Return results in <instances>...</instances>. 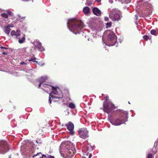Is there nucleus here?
<instances>
[{
	"label": "nucleus",
	"mask_w": 158,
	"mask_h": 158,
	"mask_svg": "<svg viewBox=\"0 0 158 158\" xmlns=\"http://www.w3.org/2000/svg\"><path fill=\"white\" fill-rule=\"evenodd\" d=\"M73 145L69 141H64L60 147V152L64 158H71L74 156L76 151L73 148Z\"/></svg>",
	"instance_id": "nucleus-1"
},
{
	"label": "nucleus",
	"mask_w": 158,
	"mask_h": 158,
	"mask_svg": "<svg viewBox=\"0 0 158 158\" xmlns=\"http://www.w3.org/2000/svg\"><path fill=\"white\" fill-rule=\"evenodd\" d=\"M68 28L76 35L80 33L82 29L85 27L83 22L77 19H70L67 23Z\"/></svg>",
	"instance_id": "nucleus-2"
},
{
	"label": "nucleus",
	"mask_w": 158,
	"mask_h": 158,
	"mask_svg": "<svg viewBox=\"0 0 158 158\" xmlns=\"http://www.w3.org/2000/svg\"><path fill=\"white\" fill-rule=\"evenodd\" d=\"M119 113V116L117 118H114L111 115L108 114V120L112 125L118 126L128 121V114L127 111L120 110Z\"/></svg>",
	"instance_id": "nucleus-3"
},
{
	"label": "nucleus",
	"mask_w": 158,
	"mask_h": 158,
	"mask_svg": "<svg viewBox=\"0 0 158 158\" xmlns=\"http://www.w3.org/2000/svg\"><path fill=\"white\" fill-rule=\"evenodd\" d=\"M136 7L138 10H143L145 9L147 11L143 13L144 15L145 16L150 15L152 11V5L148 2H144L143 0L139 1L138 2Z\"/></svg>",
	"instance_id": "nucleus-4"
},
{
	"label": "nucleus",
	"mask_w": 158,
	"mask_h": 158,
	"mask_svg": "<svg viewBox=\"0 0 158 158\" xmlns=\"http://www.w3.org/2000/svg\"><path fill=\"white\" fill-rule=\"evenodd\" d=\"M109 17L113 21H118L122 17L120 14V11L116 8L110 10Z\"/></svg>",
	"instance_id": "nucleus-5"
},
{
	"label": "nucleus",
	"mask_w": 158,
	"mask_h": 158,
	"mask_svg": "<svg viewBox=\"0 0 158 158\" xmlns=\"http://www.w3.org/2000/svg\"><path fill=\"white\" fill-rule=\"evenodd\" d=\"M103 106L104 111L107 113H109L112 110L114 109L116 107L114 104L109 101L104 102Z\"/></svg>",
	"instance_id": "nucleus-6"
},
{
	"label": "nucleus",
	"mask_w": 158,
	"mask_h": 158,
	"mask_svg": "<svg viewBox=\"0 0 158 158\" xmlns=\"http://www.w3.org/2000/svg\"><path fill=\"white\" fill-rule=\"evenodd\" d=\"M43 86L44 87L48 88L50 89V88H52V91L51 92V94H53L55 95H57L56 96H59V94L61 93L62 94L60 89L58 87H54V86L51 85L47 84H44L43 85Z\"/></svg>",
	"instance_id": "nucleus-7"
},
{
	"label": "nucleus",
	"mask_w": 158,
	"mask_h": 158,
	"mask_svg": "<svg viewBox=\"0 0 158 158\" xmlns=\"http://www.w3.org/2000/svg\"><path fill=\"white\" fill-rule=\"evenodd\" d=\"M9 146L6 141H0V153L4 154L9 150Z\"/></svg>",
	"instance_id": "nucleus-8"
},
{
	"label": "nucleus",
	"mask_w": 158,
	"mask_h": 158,
	"mask_svg": "<svg viewBox=\"0 0 158 158\" xmlns=\"http://www.w3.org/2000/svg\"><path fill=\"white\" fill-rule=\"evenodd\" d=\"M108 40L110 42H111L110 45L112 46L116 44V42L117 41V37L113 32H111L108 35Z\"/></svg>",
	"instance_id": "nucleus-9"
},
{
	"label": "nucleus",
	"mask_w": 158,
	"mask_h": 158,
	"mask_svg": "<svg viewBox=\"0 0 158 158\" xmlns=\"http://www.w3.org/2000/svg\"><path fill=\"white\" fill-rule=\"evenodd\" d=\"M79 137L83 139L88 138L89 137L88 131L86 128H81L78 131Z\"/></svg>",
	"instance_id": "nucleus-10"
},
{
	"label": "nucleus",
	"mask_w": 158,
	"mask_h": 158,
	"mask_svg": "<svg viewBox=\"0 0 158 158\" xmlns=\"http://www.w3.org/2000/svg\"><path fill=\"white\" fill-rule=\"evenodd\" d=\"M67 129L70 131V133L72 135H73L75 134V132L73 131L74 125L73 123L71 122H69L65 125Z\"/></svg>",
	"instance_id": "nucleus-11"
},
{
	"label": "nucleus",
	"mask_w": 158,
	"mask_h": 158,
	"mask_svg": "<svg viewBox=\"0 0 158 158\" xmlns=\"http://www.w3.org/2000/svg\"><path fill=\"white\" fill-rule=\"evenodd\" d=\"M34 42L35 43V48H37L38 50L40 52L44 51V48L42 46V44L39 40H36Z\"/></svg>",
	"instance_id": "nucleus-12"
},
{
	"label": "nucleus",
	"mask_w": 158,
	"mask_h": 158,
	"mask_svg": "<svg viewBox=\"0 0 158 158\" xmlns=\"http://www.w3.org/2000/svg\"><path fill=\"white\" fill-rule=\"evenodd\" d=\"M59 96H56L53 95H51L50 94H49V104H51L52 103V101L51 99V98H52L58 99H61L63 98V94L61 93V94H59Z\"/></svg>",
	"instance_id": "nucleus-13"
},
{
	"label": "nucleus",
	"mask_w": 158,
	"mask_h": 158,
	"mask_svg": "<svg viewBox=\"0 0 158 158\" xmlns=\"http://www.w3.org/2000/svg\"><path fill=\"white\" fill-rule=\"evenodd\" d=\"M93 13L97 16H99L101 14V12L98 8L94 7L92 10Z\"/></svg>",
	"instance_id": "nucleus-14"
},
{
	"label": "nucleus",
	"mask_w": 158,
	"mask_h": 158,
	"mask_svg": "<svg viewBox=\"0 0 158 158\" xmlns=\"http://www.w3.org/2000/svg\"><path fill=\"white\" fill-rule=\"evenodd\" d=\"M18 42L20 44L23 43L25 40V35L24 34H23V36L22 37H20L18 38Z\"/></svg>",
	"instance_id": "nucleus-15"
},
{
	"label": "nucleus",
	"mask_w": 158,
	"mask_h": 158,
	"mask_svg": "<svg viewBox=\"0 0 158 158\" xmlns=\"http://www.w3.org/2000/svg\"><path fill=\"white\" fill-rule=\"evenodd\" d=\"M47 77L45 76L41 77L40 78L38 79V80L39 82L43 84L47 80Z\"/></svg>",
	"instance_id": "nucleus-16"
},
{
	"label": "nucleus",
	"mask_w": 158,
	"mask_h": 158,
	"mask_svg": "<svg viewBox=\"0 0 158 158\" xmlns=\"http://www.w3.org/2000/svg\"><path fill=\"white\" fill-rule=\"evenodd\" d=\"M4 31L6 34H7V35H9L10 31V29L9 27V26H7L4 28Z\"/></svg>",
	"instance_id": "nucleus-17"
},
{
	"label": "nucleus",
	"mask_w": 158,
	"mask_h": 158,
	"mask_svg": "<svg viewBox=\"0 0 158 158\" xmlns=\"http://www.w3.org/2000/svg\"><path fill=\"white\" fill-rule=\"evenodd\" d=\"M83 11L85 14H88L90 11V8L88 6H85L83 8Z\"/></svg>",
	"instance_id": "nucleus-18"
},
{
	"label": "nucleus",
	"mask_w": 158,
	"mask_h": 158,
	"mask_svg": "<svg viewBox=\"0 0 158 158\" xmlns=\"http://www.w3.org/2000/svg\"><path fill=\"white\" fill-rule=\"evenodd\" d=\"M122 3H128L131 2V0H117Z\"/></svg>",
	"instance_id": "nucleus-19"
},
{
	"label": "nucleus",
	"mask_w": 158,
	"mask_h": 158,
	"mask_svg": "<svg viewBox=\"0 0 158 158\" xmlns=\"http://www.w3.org/2000/svg\"><path fill=\"white\" fill-rule=\"evenodd\" d=\"M92 0H86L85 5L89 6H90L92 3Z\"/></svg>",
	"instance_id": "nucleus-20"
},
{
	"label": "nucleus",
	"mask_w": 158,
	"mask_h": 158,
	"mask_svg": "<svg viewBox=\"0 0 158 158\" xmlns=\"http://www.w3.org/2000/svg\"><path fill=\"white\" fill-rule=\"evenodd\" d=\"M28 143L29 144V145L31 147H35L36 146H37L36 145H35L33 142L32 141H30L29 142H28Z\"/></svg>",
	"instance_id": "nucleus-21"
},
{
	"label": "nucleus",
	"mask_w": 158,
	"mask_h": 158,
	"mask_svg": "<svg viewBox=\"0 0 158 158\" xmlns=\"http://www.w3.org/2000/svg\"><path fill=\"white\" fill-rule=\"evenodd\" d=\"M36 58L35 57H34L33 58H31V59H29L28 60L29 61L30 63L31 62H36V63H38V61L35 60Z\"/></svg>",
	"instance_id": "nucleus-22"
},
{
	"label": "nucleus",
	"mask_w": 158,
	"mask_h": 158,
	"mask_svg": "<svg viewBox=\"0 0 158 158\" xmlns=\"http://www.w3.org/2000/svg\"><path fill=\"white\" fill-rule=\"evenodd\" d=\"M69 107L71 109H73L75 107V105L73 103H71L69 105Z\"/></svg>",
	"instance_id": "nucleus-23"
},
{
	"label": "nucleus",
	"mask_w": 158,
	"mask_h": 158,
	"mask_svg": "<svg viewBox=\"0 0 158 158\" xmlns=\"http://www.w3.org/2000/svg\"><path fill=\"white\" fill-rule=\"evenodd\" d=\"M20 33H21V32L19 30H17L16 31V34H15V36L17 38V37L19 36L20 35Z\"/></svg>",
	"instance_id": "nucleus-24"
},
{
	"label": "nucleus",
	"mask_w": 158,
	"mask_h": 158,
	"mask_svg": "<svg viewBox=\"0 0 158 158\" xmlns=\"http://www.w3.org/2000/svg\"><path fill=\"white\" fill-rule=\"evenodd\" d=\"M146 158H154V156L152 154L150 153L147 155Z\"/></svg>",
	"instance_id": "nucleus-25"
},
{
	"label": "nucleus",
	"mask_w": 158,
	"mask_h": 158,
	"mask_svg": "<svg viewBox=\"0 0 158 158\" xmlns=\"http://www.w3.org/2000/svg\"><path fill=\"white\" fill-rule=\"evenodd\" d=\"M36 143L38 144V145H39V144H40L42 143V141L41 139H37L35 141Z\"/></svg>",
	"instance_id": "nucleus-26"
},
{
	"label": "nucleus",
	"mask_w": 158,
	"mask_h": 158,
	"mask_svg": "<svg viewBox=\"0 0 158 158\" xmlns=\"http://www.w3.org/2000/svg\"><path fill=\"white\" fill-rule=\"evenodd\" d=\"M1 16L2 17H4L6 19L8 17V15H7V14H6V13H2L1 14Z\"/></svg>",
	"instance_id": "nucleus-27"
},
{
	"label": "nucleus",
	"mask_w": 158,
	"mask_h": 158,
	"mask_svg": "<svg viewBox=\"0 0 158 158\" xmlns=\"http://www.w3.org/2000/svg\"><path fill=\"white\" fill-rule=\"evenodd\" d=\"M111 25H112V22H110L108 23H106V27L107 28L110 27L111 26Z\"/></svg>",
	"instance_id": "nucleus-28"
},
{
	"label": "nucleus",
	"mask_w": 158,
	"mask_h": 158,
	"mask_svg": "<svg viewBox=\"0 0 158 158\" xmlns=\"http://www.w3.org/2000/svg\"><path fill=\"white\" fill-rule=\"evenodd\" d=\"M151 34L155 35L156 34V31L155 30H152L150 31Z\"/></svg>",
	"instance_id": "nucleus-29"
},
{
	"label": "nucleus",
	"mask_w": 158,
	"mask_h": 158,
	"mask_svg": "<svg viewBox=\"0 0 158 158\" xmlns=\"http://www.w3.org/2000/svg\"><path fill=\"white\" fill-rule=\"evenodd\" d=\"M155 147L154 146L153 148L152 149V152L151 153H152L153 154H155L156 152V151H155Z\"/></svg>",
	"instance_id": "nucleus-30"
},
{
	"label": "nucleus",
	"mask_w": 158,
	"mask_h": 158,
	"mask_svg": "<svg viewBox=\"0 0 158 158\" xmlns=\"http://www.w3.org/2000/svg\"><path fill=\"white\" fill-rule=\"evenodd\" d=\"M143 38L145 40H147L149 39V37L147 35H145L143 36Z\"/></svg>",
	"instance_id": "nucleus-31"
},
{
	"label": "nucleus",
	"mask_w": 158,
	"mask_h": 158,
	"mask_svg": "<svg viewBox=\"0 0 158 158\" xmlns=\"http://www.w3.org/2000/svg\"><path fill=\"white\" fill-rule=\"evenodd\" d=\"M15 34L16 32L14 30L11 31L10 33V34L12 36L15 35Z\"/></svg>",
	"instance_id": "nucleus-32"
},
{
	"label": "nucleus",
	"mask_w": 158,
	"mask_h": 158,
	"mask_svg": "<svg viewBox=\"0 0 158 158\" xmlns=\"http://www.w3.org/2000/svg\"><path fill=\"white\" fill-rule=\"evenodd\" d=\"M7 13L8 15H12V13L11 11L10 10H8Z\"/></svg>",
	"instance_id": "nucleus-33"
},
{
	"label": "nucleus",
	"mask_w": 158,
	"mask_h": 158,
	"mask_svg": "<svg viewBox=\"0 0 158 158\" xmlns=\"http://www.w3.org/2000/svg\"><path fill=\"white\" fill-rule=\"evenodd\" d=\"M2 54L4 55H7V52H5L3 51V50H2Z\"/></svg>",
	"instance_id": "nucleus-34"
},
{
	"label": "nucleus",
	"mask_w": 158,
	"mask_h": 158,
	"mask_svg": "<svg viewBox=\"0 0 158 158\" xmlns=\"http://www.w3.org/2000/svg\"><path fill=\"white\" fill-rule=\"evenodd\" d=\"M155 146H157V148H158V139H157L156 143L155 142L154 144V147H155Z\"/></svg>",
	"instance_id": "nucleus-35"
},
{
	"label": "nucleus",
	"mask_w": 158,
	"mask_h": 158,
	"mask_svg": "<svg viewBox=\"0 0 158 158\" xmlns=\"http://www.w3.org/2000/svg\"><path fill=\"white\" fill-rule=\"evenodd\" d=\"M39 154H41V153L40 152H39V153H37L36 154L34 155L32 157H35V156H37Z\"/></svg>",
	"instance_id": "nucleus-36"
},
{
	"label": "nucleus",
	"mask_w": 158,
	"mask_h": 158,
	"mask_svg": "<svg viewBox=\"0 0 158 158\" xmlns=\"http://www.w3.org/2000/svg\"><path fill=\"white\" fill-rule=\"evenodd\" d=\"M47 158H55L54 156H52L51 155H48V157H47Z\"/></svg>",
	"instance_id": "nucleus-37"
},
{
	"label": "nucleus",
	"mask_w": 158,
	"mask_h": 158,
	"mask_svg": "<svg viewBox=\"0 0 158 158\" xmlns=\"http://www.w3.org/2000/svg\"><path fill=\"white\" fill-rule=\"evenodd\" d=\"M104 20H105V21H108L109 20V19L108 17H105V18H104Z\"/></svg>",
	"instance_id": "nucleus-38"
},
{
	"label": "nucleus",
	"mask_w": 158,
	"mask_h": 158,
	"mask_svg": "<svg viewBox=\"0 0 158 158\" xmlns=\"http://www.w3.org/2000/svg\"><path fill=\"white\" fill-rule=\"evenodd\" d=\"M108 98V96H106V97H104V99H105V101L104 102H107L106 101L107 100Z\"/></svg>",
	"instance_id": "nucleus-39"
},
{
	"label": "nucleus",
	"mask_w": 158,
	"mask_h": 158,
	"mask_svg": "<svg viewBox=\"0 0 158 158\" xmlns=\"http://www.w3.org/2000/svg\"><path fill=\"white\" fill-rule=\"evenodd\" d=\"M39 158H47L46 156L44 154H43L42 155V157H40Z\"/></svg>",
	"instance_id": "nucleus-40"
},
{
	"label": "nucleus",
	"mask_w": 158,
	"mask_h": 158,
	"mask_svg": "<svg viewBox=\"0 0 158 158\" xmlns=\"http://www.w3.org/2000/svg\"><path fill=\"white\" fill-rule=\"evenodd\" d=\"M135 19L136 21H137L138 19V15L136 14L135 15Z\"/></svg>",
	"instance_id": "nucleus-41"
},
{
	"label": "nucleus",
	"mask_w": 158,
	"mask_h": 158,
	"mask_svg": "<svg viewBox=\"0 0 158 158\" xmlns=\"http://www.w3.org/2000/svg\"><path fill=\"white\" fill-rule=\"evenodd\" d=\"M20 64H27L26 63H25L24 62L22 61L20 62Z\"/></svg>",
	"instance_id": "nucleus-42"
},
{
	"label": "nucleus",
	"mask_w": 158,
	"mask_h": 158,
	"mask_svg": "<svg viewBox=\"0 0 158 158\" xmlns=\"http://www.w3.org/2000/svg\"><path fill=\"white\" fill-rule=\"evenodd\" d=\"M109 2L110 3H112L113 2V0H109Z\"/></svg>",
	"instance_id": "nucleus-43"
},
{
	"label": "nucleus",
	"mask_w": 158,
	"mask_h": 158,
	"mask_svg": "<svg viewBox=\"0 0 158 158\" xmlns=\"http://www.w3.org/2000/svg\"><path fill=\"white\" fill-rule=\"evenodd\" d=\"M123 40L121 39H118V41L119 42L121 43H122V41Z\"/></svg>",
	"instance_id": "nucleus-44"
},
{
	"label": "nucleus",
	"mask_w": 158,
	"mask_h": 158,
	"mask_svg": "<svg viewBox=\"0 0 158 158\" xmlns=\"http://www.w3.org/2000/svg\"><path fill=\"white\" fill-rule=\"evenodd\" d=\"M7 26H9V27L10 28V27H13V25L10 24V25H8Z\"/></svg>",
	"instance_id": "nucleus-45"
},
{
	"label": "nucleus",
	"mask_w": 158,
	"mask_h": 158,
	"mask_svg": "<svg viewBox=\"0 0 158 158\" xmlns=\"http://www.w3.org/2000/svg\"><path fill=\"white\" fill-rule=\"evenodd\" d=\"M1 49H5L6 50H7V49H8V48H6V47H2L1 48Z\"/></svg>",
	"instance_id": "nucleus-46"
},
{
	"label": "nucleus",
	"mask_w": 158,
	"mask_h": 158,
	"mask_svg": "<svg viewBox=\"0 0 158 158\" xmlns=\"http://www.w3.org/2000/svg\"><path fill=\"white\" fill-rule=\"evenodd\" d=\"M42 84V83L40 82V84L38 85V88H40V87Z\"/></svg>",
	"instance_id": "nucleus-47"
},
{
	"label": "nucleus",
	"mask_w": 158,
	"mask_h": 158,
	"mask_svg": "<svg viewBox=\"0 0 158 158\" xmlns=\"http://www.w3.org/2000/svg\"><path fill=\"white\" fill-rule=\"evenodd\" d=\"M95 1L99 3L101 2V0H95Z\"/></svg>",
	"instance_id": "nucleus-48"
},
{
	"label": "nucleus",
	"mask_w": 158,
	"mask_h": 158,
	"mask_svg": "<svg viewBox=\"0 0 158 158\" xmlns=\"http://www.w3.org/2000/svg\"><path fill=\"white\" fill-rule=\"evenodd\" d=\"M92 156V155L90 153L89 154V158H91V156Z\"/></svg>",
	"instance_id": "nucleus-49"
},
{
	"label": "nucleus",
	"mask_w": 158,
	"mask_h": 158,
	"mask_svg": "<svg viewBox=\"0 0 158 158\" xmlns=\"http://www.w3.org/2000/svg\"><path fill=\"white\" fill-rule=\"evenodd\" d=\"M9 158H11V155L9 156Z\"/></svg>",
	"instance_id": "nucleus-50"
},
{
	"label": "nucleus",
	"mask_w": 158,
	"mask_h": 158,
	"mask_svg": "<svg viewBox=\"0 0 158 158\" xmlns=\"http://www.w3.org/2000/svg\"><path fill=\"white\" fill-rule=\"evenodd\" d=\"M82 158H86V157L85 156H83L82 157Z\"/></svg>",
	"instance_id": "nucleus-51"
},
{
	"label": "nucleus",
	"mask_w": 158,
	"mask_h": 158,
	"mask_svg": "<svg viewBox=\"0 0 158 158\" xmlns=\"http://www.w3.org/2000/svg\"><path fill=\"white\" fill-rule=\"evenodd\" d=\"M2 47L1 46V45L0 44V48L1 49H1V48H2Z\"/></svg>",
	"instance_id": "nucleus-52"
},
{
	"label": "nucleus",
	"mask_w": 158,
	"mask_h": 158,
	"mask_svg": "<svg viewBox=\"0 0 158 158\" xmlns=\"http://www.w3.org/2000/svg\"><path fill=\"white\" fill-rule=\"evenodd\" d=\"M135 23H136V24H137V21H135Z\"/></svg>",
	"instance_id": "nucleus-53"
},
{
	"label": "nucleus",
	"mask_w": 158,
	"mask_h": 158,
	"mask_svg": "<svg viewBox=\"0 0 158 158\" xmlns=\"http://www.w3.org/2000/svg\"><path fill=\"white\" fill-rule=\"evenodd\" d=\"M41 89L43 90H44V89L43 88H41Z\"/></svg>",
	"instance_id": "nucleus-54"
},
{
	"label": "nucleus",
	"mask_w": 158,
	"mask_h": 158,
	"mask_svg": "<svg viewBox=\"0 0 158 158\" xmlns=\"http://www.w3.org/2000/svg\"><path fill=\"white\" fill-rule=\"evenodd\" d=\"M128 103L129 104H130V102H128Z\"/></svg>",
	"instance_id": "nucleus-55"
},
{
	"label": "nucleus",
	"mask_w": 158,
	"mask_h": 158,
	"mask_svg": "<svg viewBox=\"0 0 158 158\" xmlns=\"http://www.w3.org/2000/svg\"><path fill=\"white\" fill-rule=\"evenodd\" d=\"M131 116H132V117H133V116H134V115H131Z\"/></svg>",
	"instance_id": "nucleus-56"
},
{
	"label": "nucleus",
	"mask_w": 158,
	"mask_h": 158,
	"mask_svg": "<svg viewBox=\"0 0 158 158\" xmlns=\"http://www.w3.org/2000/svg\"><path fill=\"white\" fill-rule=\"evenodd\" d=\"M1 71H2V70H1Z\"/></svg>",
	"instance_id": "nucleus-57"
}]
</instances>
